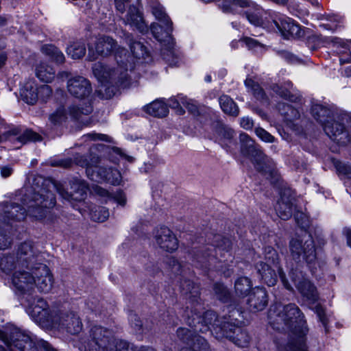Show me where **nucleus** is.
<instances>
[{
  "mask_svg": "<svg viewBox=\"0 0 351 351\" xmlns=\"http://www.w3.org/2000/svg\"><path fill=\"white\" fill-rule=\"evenodd\" d=\"M97 55L107 57L114 53L117 67L110 68L103 63L97 62L93 66L95 76L104 84V97L110 99L121 88H129L134 83L128 73L129 62L125 49L121 47L112 38L104 36L98 38L95 44Z\"/></svg>",
  "mask_w": 351,
  "mask_h": 351,
  "instance_id": "1",
  "label": "nucleus"
},
{
  "mask_svg": "<svg viewBox=\"0 0 351 351\" xmlns=\"http://www.w3.org/2000/svg\"><path fill=\"white\" fill-rule=\"evenodd\" d=\"M270 308L269 319L274 328L289 331L288 341L280 351H307L305 341L308 332L306 322L303 313L293 303L278 307L276 317Z\"/></svg>",
  "mask_w": 351,
  "mask_h": 351,
  "instance_id": "2",
  "label": "nucleus"
},
{
  "mask_svg": "<svg viewBox=\"0 0 351 351\" xmlns=\"http://www.w3.org/2000/svg\"><path fill=\"white\" fill-rule=\"evenodd\" d=\"M30 308L31 315L40 324L56 326L72 335H78L82 330V319L74 311H51L42 298H37L36 303L32 304Z\"/></svg>",
  "mask_w": 351,
  "mask_h": 351,
  "instance_id": "3",
  "label": "nucleus"
},
{
  "mask_svg": "<svg viewBox=\"0 0 351 351\" xmlns=\"http://www.w3.org/2000/svg\"><path fill=\"white\" fill-rule=\"evenodd\" d=\"M311 114L332 141L339 145H346L351 142V125H348V115L338 114L322 104L313 105Z\"/></svg>",
  "mask_w": 351,
  "mask_h": 351,
  "instance_id": "4",
  "label": "nucleus"
},
{
  "mask_svg": "<svg viewBox=\"0 0 351 351\" xmlns=\"http://www.w3.org/2000/svg\"><path fill=\"white\" fill-rule=\"evenodd\" d=\"M238 315L243 317L242 313L238 309H234L230 312L228 315L219 317L217 313L213 311H207L202 315H197V318L193 319H189L187 323L190 325H195V330L202 333H206L210 331L213 335L217 339L221 340L226 339V337H219V332L225 333L231 332V335H235L236 328L243 323L242 320L236 317Z\"/></svg>",
  "mask_w": 351,
  "mask_h": 351,
  "instance_id": "5",
  "label": "nucleus"
},
{
  "mask_svg": "<svg viewBox=\"0 0 351 351\" xmlns=\"http://www.w3.org/2000/svg\"><path fill=\"white\" fill-rule=\"evenodd\" d=\"M208 243L194 252V258L200 267L208 268L211 261H226L232 256V241L221 235L215 234L208 237Z\"/></svg>",
  "mask_w": 351,
  "mask_h": 351,
  "instance_id": "6",
  "label": "nucleus"
},
{
  "mask_svg": "<svg viewBox=\"0 0 351 351\" xmlns=\"http://www.w3.org/2000/svg\"><path fill=\"white\" fill-rule=\"evenodd\" d=\"M239 141L241 154L250 158L257 171L267 176V178L270 180L272 184H276L278 180V174L272 167L269 159L263 153L261 147L246 133L240 134Z\"/></svg>",
  "mask_w": 351,
  "mask_h": 351,
  "instance_id": "7",
  "label": "nucleus"
},
{
  "mask_svg": "<svg viewBox=\"0 0 351 351\" xmlns=\"http://www.w3.org/2000/svg\"><path fill=\"white\" fill-rule=\"evenodd\" d=\"M264 254L267 263L260 261L256 265V269L262 280L269 287L275 285L278 280L276 269L284 287L287 290L293 291L292 286L287 280L282 269L279 265V256L277 252L273 247L267 246L265 247Z\"/></svg>",
  "mask_w": 351,
  "mask_h": 351,
  "instance_id": "8",
  "label": "nucleus"
},
{
  "mask_svg": "<svg viewBox=\"0 0 351 351\" xmlns=\"http://www.w3.org/2000/svg\"><path fill=\"white\" fill-rule=\"evenodd\" d=\"M112 331L100 326H93L88 337L82 338L78 348L81 351H108L114 344Z\"/></svg>",
  "mask_w": 351,
  "mask_h": 351,
  "instance_id": "9",
  "label": "nucleus"
},
{
  "mask_svg": "<svg viewBox=\"0 0 351 351\" xmlns=\"http://www.w3.org/2000/svg\"><path fill=\"white\" fill-rule=\"evenodd\" d=\"M289 250L293 259L298 263H306L309 267L317 261L316 248L312 237L306 240L292 239L289 242Z\"/></svg>",
  "mask_w": 351,
  "mask_h": 351,
  "instance_id": "10",
  "label": "nucleus"
},
{
  "mask_svg": "<svg viewBox=\"0 0 351 351\" xmlns=\"http://www.w3.org/2000/svg\"><path fill=\"white\" fill-rule=\"evenodd\" d=\"M56 202L55 195L52 192L40 189L34 193L26 213L36 220H41L49 213V209L56 205Z\"/></svg>",
  "mask_w": 351,
  "mask_h": 351,
  "instance_id": "11",
  "label": "nucleus"
},
{
  "mask_svg": "<svg viewBox=\"0 0 351 351\" xmlns=\"http://www.w3.org/2000/svg\"><path fill=\"white\" fill-rule=\"evenodd\" d=\"M196 311V307H195L194 309L192 308L190 311V313H187V317L185 319L186 324L189 325L192 330L180 327L176 331L177 337L183 343L192 346V347H189L190 348H195V349L206 351L208 348V344L206 339L197 335V333L200 332V331L195 330V325L193 326L187 323L189 319H193L194 318H197V315H202L199 313H197ZM201 333L202 332H201Z\"/></svg>",
  "mask_w": 351,
  "mask_h": 351,
  "instance_id": "12",
  "label": "nucleus"
},
{
  "mask_svg": "<svg viewBox=\"0 0 351 351\" xmlns=\"http://www.w3.org/2000/svg\"><path fill=\"white\" fill-rule=\"evenodd\" d=\"M289 276L297 290L309 304H315L318 300L319 295L316 287L311 281L304 278L300 271L292 268Z\"/></svg>",
  "mask_w": 351,
  "mask_h": 351,
  "instance_id": "13",
  "label": "nucleus"
},
{
  "mask_svg": "<svg viewBox=\"0 0 351 351\" xmlns=\"http://www.w3.org/2000/svg\"><path fill=\"white\" fill-rule=\"evenodd\" d=\"M19 267L27 270H33L40 262V254L31 241H25L20 245L16 254Z\"/></svg>",
  "mask_w": 351,
  "mask_h": 351,
  "instance_id": "14",
  "label": "nucleus"
},
{
  "mask_svg": "<svg viewBox=\"0 0 351 351\" xmlns=\"http://www.w3.org/2000/svg\"><path fill=\"white\" fill-rule=\"evenodd\" d=\"M71 191H67L64 186L59 183L54 184L57 192L65 200L71 202H81L86 196L87 185L86 183L78 178H73L70 181Z\"/></svg>",
  "mask_w": 351,
  "mask_h": 351,
  "instance_id": "15",
  "label": "nucleus"
},
{
  "mask_svg": "<svg viewBox=\"0 0 351 351\" xmlns=\"http://www.w3.org/2000/svg\"><path fill=\"white\" fill-rule=\"evenodd\" d=\"M12 284L21 293H29L35 287L36 279L32 271L20 269L13 274Z\"/></svg>",
  "mask_w": 351,
  "mask_h": 351,
  "instance_id": "16",
  "label": "nucleus"
},
{
  "mask_svg": "<svg viewBox=\"0 0 351 351\" xmlns=\"http://www.w3.org/2000/svg\"><path fill=\"white\" fill-rule=\"evenodd\" d=\"M69 93L77 99H84L92 92L90 82L82 76H75L69 79L67 82Z\"/></svg>",
  "mask_w": 351,
  "mask_h": 351,
  "instance_id": "17",
  "label": "nucleus"
},
{
  "mask_svg": "<svg viewBox=\"0 0 351 351\" xmlns=\"http://www.w3.org/2000/svg\"><path fill=\"white\" fill-rule=\"evenodd\" d=\"M33 275L36 279L35 286L40 292L48 293L53 286V277L48 267L45 264L38 265L33 270Z\"/></svg>",
  "mask_w": 351,
  "mask_h": 351,
  "instance_id": "18",
  "label": "nucleus"
},
{
  "mask_svg": "<svg viewBox=\"0 0 351 351\" xmlns=\"http://www.w3.org/2000/svg\"><path fill=\"white\" fill-rule=\"evenodd\" d=\"M156 243L162 250L172 252L178 248V240L167 227H160L155 233Z\"/></svg>",
  "mask_w": 351,
  "mask_h": 351,
  "instance_id": "19",
  "label": "nucleus"
},
{
  "mask_svg": "<svg viewBox=\"0 0 351 351\" xmlns=\"http://www.w3.org/2000/svg\"><path fill=\"white\" fill-rule=\"evenodd\" d=\"M294 197L289 190H285L280 195V199L278 201L275 210L278 217L283 219H289L293 214Z\"/></svg>",
  "mask_w": 351,
  "mask_h": 351,
  "instance_id": "20",
  "label": "nucleus"
},
{
  "mask_svg": "<svg viewBox=\"0 0 351 351\" xmlns=\"http://www.w3.org/2000/svg\"><path fill=\"white\" fill-rule=\"evenodd\" d=\"M123 21L126 25H130L132 27L136 28L141 33L144 34L148 31V27L143 20L142 14L134 5L129 7Z\"/></svg>",
  "mask_w": 351,
  "mask_h": 351,
  "instance_id": "21",
  "label": "nucleus"
},
{
  "mask_svg": "<svg viewBox=\"0 0 351 351\" xmlns=\"http://www.w3.org/2000/svg\"><path fill=\"white\" fill-rule=\"evenodd\" d=\"M267 293L264 288L256 287L247 300L249 308L252 311H263L267 305Z\"/></svg>",
  "mask_w": 351,
  "mask_h": 351,
  "instance_id": "22",
  "label": "nucleus"
},
{
  "mask_svg": "<svg viewBox=\"0 0 351 351\" xmlns=\"http://www.w3.org/2000/svg\"><path fill=\"white\" fill-rule=\"evenodd\" d=\"M230 332L227 333H222L219 332L218 333V336L219 337H226V339L232 341L234 344L240 348H246L249 346L251 340V337L248 333V332L243 328L241 325L236 328L235 335H231Z\"/></svg>",
  "mask_w": 351,
  "mask_h": 351,
  "instance_id": "23",
  "label": "nucleus"
},
{
  "mask_svg": "<svg viewBox=\"0 0 351 351\" xmlns=\"http://www.w3.org/2000/svg\"><path fill=\"white\" fill-rule=\"evenodd\" d=\"M18 333L28 335L19 328H12L9 332H1L0 338L11 350L12 347L20 350V346H24L25 341H21L23 338L16 337V334L19 335Z\"/></svg>",
  "mask_w": 351,
  "mask_h": 351,
  "instance_id": "24",
  "label": "nucleus"
},
{
  "mask_svg": "<svg viewBox=\"0 0 351 351\" xmlns=\"http://www.w3.org/2000/svg\"><path fill=\"white\" fill-rule=\"evenodd\" d=\"M26 209L16 203H7L3 208V219L9 223L10 220L21 221L25 219Z\"/></svg>",
  "mask_w": 351,
  "mask_h": 351,
  "instance_id": "25",
  "label": "nucleus"
},
{
  "mask_svg": "<svg viewBox=\"0 0 351 351\" xmlns=\"http://www.w3.org/2000/svg\"><path fill=\"white\" fill-rule=\"evenodd\" d=\"M130 47L132 53L133 57L127 54V56L129 57V62H127L126 60H125V62L128 64V71H130V72H132L135 66L133 58H135L136 59H145V57L147 56V52L146 50V47L141 42L131 40Z\"/></svg>",
  "mask_w": 351,
  "mask_h": 351,
  "instance_id": "26",
  "label": "nucleus"
},
{
  "mask_svg": "<svg viewBox=\"0 0 351 351\" xmlns=\"http://www.w3.org/2000/svg\"><path fill=\"white\" fill-rule=\"evenodd\" d=\"M38 87L34 80H28L21 88L22 99L28 104H34L38 99Z\"/></svg>",
  "mask_w": 351,
  "mask_h": 351,
  "instance_id": "27",
  "label": "nucleus"
},
{
  "mask_svg": "<svg viewBox=\"0 0 351 351\" xmlns=\"http://www.w3.org/2000/svg\"><path fill=\"white\" fill-rule=\"evenodd\" d=\"M292 86V83L290 81H287L283 84H273L271 86V89L274 93L285 99L295 103L299 102L300 101V97L296 95L291 93L290 92V89Z\"/></svg>",
  "mask_w": 351,
  "mask_h": 351,
  "instance_id": "28",
  "label": "nucleus"
},
{
  "mask_svg": "<svg viewBox=\"0 0 351 351\" xmlns=\"http://www.w3.org/2000/svg\"><path fill=\"white\" fill-rule=\"evenodd\" d=\"M252 5L250 0H221L220 8L225 13H237L238 8H246Z\"/></svg>",
  "mask_w": 351,
  "mask_h": 351,
  "instance_id": "29",
  "label": "nucleus"
},
{
  "mask_svg": "<svg viewBox=\"0 0 351 351\" xmlns=\"http://www.w3.org/2000/svg\"><path fill=\"white\" fill-rule=\"evenodd\" d=\"M110 167L93 166L86 169L87 176L93 181L106 182Z\"/></svg>",
  "mask_w": 351,
  "mask_h": 351,
  "instance_id": "30",
  "label": "nucleus"
},
{
  "mask_svg": "<svg viewBox=\"0 0 351 351\" xmlns=\"http://www.w3.org/2000/svg\"><path fill=\"white\" fill-rule=\"evenodd\" d=\"M0 268L6 274H9L14 269H23L21 267H19L17 256L14 254H5L1 258L0 261Z\"/></svg>",
  "mask_w": 351,
  "mask_h": 351,
  "instance_id": "31",
  "label": "nucleus"
},
{
  "mask_svg": "<svg viewBox=\"0 0 351 351\" xmlns=\"http://www.w3.org/2000/svg\"><path fill=\"white\" fill-rule=\"evenodd\" d=\"M73 162L77 165L82 167H86V169L88 167H91L89 165V162L88 160L83 156L77 155L75 156L74 160L71 158H65L61 159L58 160H54L51 162V166L53 167H62L64 168H69L73 165Z\"/></svg>",
  "mask_w": 351,
  "mask_h": 351,
  "instance_id": "32",
  "label": "nucleus"
},
{
  "mask_svg": "<svg viewBox=\"0 0 351 351\" xmlns=\"http://www.w3.org/2000/svg\"><path fill=\"white\" fill-rule=\"evenodd\" d=\"M36 75L40 81L49 83L53 80L55 71L51 66L41 62L36 66Z\"/></svg>",
  "mask_w": 351,
  "mask_h": 351,
  "instance_id": "33",
  "label": "nucleus"
},
{
  "mask_svg": "<svg viewBox=\"0 0 351 351\" xmlns=\"http://www.w3.org/2000/svg\"><path fill=\"white\" fill-rule=\"evenodd\" d=\"M219 104L222 110L229 115L237 117L239 110L236 103L229 96L223 95L219 97Z\"/></svg>",
  "mask_w": 351,
  "mask_h": 351,
  "instance_id": "34",
  "label": "nucleus"
},
{
  "mask_svg": "<svg viewBox=\"0 0 351 351\" xmlns=\"http://www.w3.org/2000/svg\"><path fill=\"white\" fill-rule=\"evenodd\" d=\"M145 111L155 117H164L169 112L168 108L162 101L156 100L145 107Z\"/></svg>",
  "mask_w": 351,
  "mask_h": 351,
  "instance_id": "35",
  "label": "nucleus"
},
{
  "mask_svg": "<svg viewBox=\"0 0 351 351\" xmlns=\"http://www.w3.org/2000/svg\"><path fill=\"white\" fill-rule=\"evenodd\" d=\"M16 337L23 338L21 341H25L24 346H20V351H41L40 343L43 339H37L36 337L30 336L29 335H21L18 333Z\"/></svg>",
  "mask_w": 351,
  "mask_h": 351,
  "instance_id": "36",
  "label": "nucleus"
},
{
  "mask_svg": "<svg viewBox=\"0 0 351 351\" xmlns=\"http://www.w3.org/2000/svg\"><path fill=\"white\" fill-rule=\"evenodd\" d=\"M41 51L56 63L62 64L64 62L65 58L64 54L53 45H43Z\"/></svg>",
  "mask_w": 351,
  "mask_h": 351,
  "instance_id": "37",
  "label": "nucleus"
},
{
  "mask_svg": "<svg viewBox=\"0 0 351 351\" xmlns=\"http://www.w3.org/2000/svg\"><path fill=\"white\" fill-rule=\"evenodd\" d=\"M277 108L280 113L288 121H293L300 118L299 111L292 106L286 103H279Z\"/></svg>",
  "mask_w": 351,
  "mask_h": 351,
  "instance_id": "38",
  "label": "nucleus"
},
{
  "mask_svg": "<svg viewBox=\"0 0 351 351\" xmlns=\"http://www.w3.org/2000/svg\"><path fill=\"white\" fill-rule=\"evenodd\" d=\"M152 12L156 19L166 26L165 34L168 36L169 32L172 30V22L169 20L168 16H167L163 8L160 5H154L152 7Z\"/></svg>",
  "mask_w": 351,
  "mask_h": 351,
  "instance_id": "39",
  "label": "nucleus"
},
{
  "mask_svg": "<svg viewBox=\"0 0 351 351\" xmlns=\"http://www.w3.org/2000/svg\"><path fill=\"white\" fill-rule=\"evenodd\" d=\"M254 11H247L245 12L246 18L249 22L255 26H261L263 24V19L262 17V9L256 3L252 2V5L249 7Z\"/></svg>",
  "mask_w": 351,
  "mask_h": 351,
  "instance_id": "40",
  "label": "nucleus"
},
{
  "mask_svg": "<svg viewBox=\"0 0 351 351\" xmlns=\"http://www.w3.org/2000/svg\"><path fill=\"white\" fill-rule=\"evenodd\" d=\"M212 126L214 132L220 138L230 140L233 138L234 133L233 130L222 122L219 121H214Z\"/></svg>",
  "mask_w": 351,
  "mask_h": 351,
  "instance_id": "41",
  "label": "nucleus"
},
{
  "mask_svg": "<svg viewBox=\"0 0 351 351\" xmlns=\"http://www.w3.org/2000/svg\"><path fill=\"white\" fill-rule=\"evenodd\" d=\"M252 287V283L247 277L239 278L234 283L235 292L238 295L245 296L248 295Z\"/></svg>",
  "mask_w": 351,
  "mask_h": 351,
  "instance_id": "42",
  "label": "nucleus"
},
{
  "mask_svg": "<svg viewBox=\"0 0 351 351\" xmlns=\"http://www.w3.org/2000/svg\"><path fill=\"white\" fill-rule=\"evenodd\" d=\"M67 53L73 59H80L82 58L86 53L85 45L83 43H74L67 47Z\"/></svg>",
  "mask_w": 351,
  "mask_h": 351,
  "instance_id": "43",
  "label": "nucleus"
},
{
  "mask_svg": "<svg viewBox=\"0 0 351 351\" xmlns=\"http://www.w3.org/2000/svg\"><path fill=\"white\" fill-rule=\"evenodd\" d=\"M276 28L285 36L289 35L291 31V25H293L294 22L289 18H279L273 21Z\"/></svg>",
  "mask_w": 351,
  "mask_h": 351,
  "instance_id": "44",
  "label": "nucleus"
},
{
  "mask_svg": "<svg viewBox=\"0 0 351 351\" xmlns=\"http://www.w3.org/2000/svg\"><path fill=\"white\" fill-rule=\"evenodd\" d=\"M93 111V107L90 103L85 108H80L77 106H71L69 108L70 115L76 120H80L82 115H88Z\"/></svg>",
  "mask_w": 351,
  "mask_h": 351,
  "instance_id": "45",
  "label": "nucleus"
},
{
  "mask_svg": "<svg viewBox=\"0 0 351 351\" xmlns=\"http://www.w3.org/2000/svg\"><path fill=\"white\" fill-rule=\"evenodd\" d=\"M90 215L94 221L104 222L108 218L109 212L105 207L95 206L91 209Z\"/></svg>",
  "mask_w": 351,
  "mask_h": 351,
  "instance_id": "46",
  "label": "nucleus"
},
{
  "mask_svg": "<svg viewBox=\"0 0 351 351\" xmlns=\"http://www.w3.org/2000/svg\"><path fill=\"white\" fill-rule=\"evenodd\" d=\"M245 85L252 90L253 95L257 99L263 100L265 99L266 96L263 89L252 79L247 78L245 80Z\"/></svg>",
  "mask_w": 351,
  "mask_h": 351,
  "instance_id": "47",
  "label": "nucleus"
},
{
  "mask_svg": "<svg viewBox=\"0 0 351 351\" xmlns=\"http://www.w3.org/2000/svg\"><path fill=\"white\" fill-rule=\"evenodd\" d=\"M213 290L219 300L223 302H228L229 301L230 293L223 285L215 283L213 287Z\"/></svg>",
  "mask_w": 351,
  "mask_h": 351,
  "instance_id": "48",
  "label": "nucleus"
},
{
  "mask_svg": "<svg viewBox=\"0 0 351 351\" xmlns=\"http://www.w3.org/2000/svg\"><path fill=\"white\" fill-rule=\"evenodd\" d=\"M335 167L339 175H343L348 178L351 179V165L341 162V161H335L334 162Z\"/></svg>",
  "mask_w": 351,
  "mask_h": 351,
  "instance_id": "49",
  "label": "nucleus"
},
{
  "mask_svg": "<svg viewBox=\"0 0 351 351\" xmlns=\"http://www.w3.org/2000/svg\"><path fill=\"white\" fill-rule=\"evenodd\" d=\"M66 114L63 108L58 109L54 113L50 115L49 120L53 125H58L64 121Z\"/></svg>",
  "mask_w": 351,
  "mask_h": 351,
  "instance_id": "50",
  "label": "nucleus"
},
{
  "mask_svg": "<svg viewBox=\"0 0 351 351\" xmlns=\"http://www.w3.org/2000/svg\"><path fill=\"white\" fill-rule=\"evenodd\" d=\"M121 180V173L116 169L110 167L106 182L113 185H119Z\"/></svg>",
  "mask_w": 351,
  "mask_h": 351,
  "instance_id": "51",
  "label": "nucleus"
},
{
  "mask_svg": "<svg viewBox=\"0 0 351 351\" xmlns=\"http://www.w3.org/2000/svg\"><path fill=\"white\" fill-rule=\"evenodd\" d=\"M108 351H134V350L128 342L115 339L114 346H112V349L110 348Z\"/></svg>",
  "mask_w": 351,
  "mask_h": 351,
  "instance_id": "52",
  "label": "nucleus"
},
{
  "mask_svg": "<svg viewBox=\"0 0 351 351\" xmlns=\"http://www.w3.org/2000/svg\"><path fill=\"white\" fill-rule=\"evenodd\" d=\"M179 97H184V96L182 95H178L176 97H171L169 100V106L171 108H173V109L176 110L177 112L179 114H183L185 111H184V110L183 109V108L182 106V102H181L180 99Z\"/></svg>",
  "mask_w": 351,
  "mask_h": 351,
  "instance_id": "53",
  "label": "nucleus"
},
{
  "mask_svg": "<svg viewBox=\"0 0 351 351\" xmlns=\"http://www.w3.org/2000/svg\"><path fill=\"white\" fill-rule=\"evenodd\" d=\"M256 134L263 141L267 143H273L275 140L274 137L267 131L262 128L255 129Z\"/></svg>",
  "mask_w": 351,
  "mask_h": 351,
  "instance_id": "54",
  "label": "nucleus"
},
{
  "mask_svg": "<svg viewBox=\"0 0 351 351\" xmlns=\"http://www.w3.org/2000/svg\"><path fill=\"white\" fill-rule=\"evenodd\" d=\"M18 139L25 143L27 141H39L41 140V136L36 132L27 130L23 135L19 136Z\"/></svg>",
  "mask_w": 351,
  "mask_h": 351,
  "instance_id": "55",
  "label": "nucleus"
},
{
  "mask_svg": "<svg viewBox=\"0 0 351 351\" xmlns=\"http://www.w3.org/2000/svg\"><path fill=\"white\" fill-rule=\"evenodd\" d=\"M167 264L171 268L173 273L176 274H180L182 273V266L180 263L174 257H167Z\"/></svg>",
  "mask_w": 351,
  "mask_h": 351,
  "instance_id": "56",
  "label": "nucleus"
},
{
  "mask_svg": "<svg viewBox=\"0 0 351 351\" xmlns=\"http://www.w3.org/2000/svg\"><path fill=\"white\" fill-rule=\"evenodd\" d=\"M38 98H41L43 101L49 98L52 93L51 87L48 85H42L38 87Z\"/></svg>",
  "mask_w": 351,
  "mask_h": 351,
  "instance_id": "57",
  "label": "nucleus"
},
{
  "mask_svg": "<svg viewBox=\"0 0 351 351\" xmlns=\"http://www.w3.org/2000/svg\"><path fill=\"white\" fill-rule=\"evenodd\" d=\"M182 104L184 107L188 109V110L195 114L197 112V107L195 104H193L190 99H188L186 97H179Z\"/></svg>",
  "mask_w": 351,
  "mask_h": 351,
  "instance_id": "58",
  "label": "nucleus"
},
{
  "mask_svg": "<svg viewBox=\"0 0 351 351\" xmlns=\"http://www.w3.org/2000/svg\"><path fill=\"white\" fill-rule=\"evenodd\" d=\"M163 27L158 23H152L150 27L151 32L154 36L158 40L161 41L162 40V36L160 34V32L162 31V29ZM164 28H165V31L166 30V26L164 25Z\"/></svg>",
  "mask_w": 351,
  "mask_h": 351,
  "instance_id": "59",
  "label": "nucleus"
},
{
  "mask_svg": "<svg viewBox=\"0 0 351 351\" xmlns=\"http://www.w3.org/2000/svg\"><path fill=\"white\" fill-rule=\"evenodd\" d=\"M314 311L317 314L319 321L323 324L324 326H326L327 324V318L325 315L324 308L318 304L315 306Z\"/></svg>",
  "mask_w": 351,
  "mask_h": 351,
  "instance_id": "60",
  "label": "nucleus"
},
{
  "mask_svg": "<svg viewBox=\"0 0 351 351\" xmlns=\"http://www.w3.org/2000/svg\"><path fill=\"white\" fill-rule=\"evenodd\" d=\"M291 27L289 35L296 38L301 37L303 35V30L299 25L294 23L293 25H291Z\"/></svg>",
  "mask_w": 351,
  "mask_h": 351,
  "instance_id": "61",
  "label": "nucleus"
},
{
  "mask_svg": "<svg viewBox=\"0 0 351 351\" xmlns=\"http://www.w3.org/2000/svg\"><path fill=\"white\" fill-rule=\"evenodd\" d=\"M113 199L122 206H124L126 204V197L122 191H117L113 196Z\"/></svg>",
  "mask_w": 351,
  "mask_h": 351,
  "instance_id": "62",
  "label": "nucleus"
},
{
  "mask_svg": "<svg viewBox=\"0 0 351 351\" xmlns=\"http://www.w3.org/2000/svg\"><path fill=\"white\" fill-rule=\"evenodd\" d=\"M130 319L132 322V326L136 330L138 331L142 328V322L137 315H131Z\"/></svg>",
  "mask_w": 351,
  "mask_h": 351,
  "instance_id": "63",
  "label": "nucleus"
},
{
  "mask_svg": "<svg viewBox=\"0 0 351 351\" xmlns=\"http://www.w3.org/2000/svg\"><path fill=\"white\" fill-rule=\"evenodd\" d=\"M241 126L245 130H250L254 126L253 121L249 117H243L241 119Z\"/></svg>",
  "mask_w": 351,
  "mask_h": 351,
  "instance_id": "64",
  "label": "nucleus"
}]
</instances>
